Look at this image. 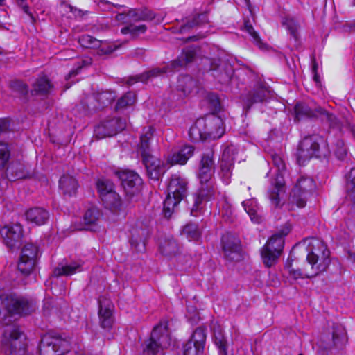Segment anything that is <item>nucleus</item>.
I'll use <instances>...</instances> for the list:
<instances>
[{
  "mask_svg": "<svg viewBox=\"0 0 355 355\" xmlns=\"http://www.w3.org/2000/svg\"><path fill=\"white\" fill-rule=\"evenodd\" d=\"M269 94L270 91L266 87H257L243 96L244 107L249 110L254 103L263 102L269 97Z\"/></svg>",
  "mask_w": 355,
  "mask_h": 355,
  "instance_id": "nucleus-26",
  "label": "nucleus"
},
{
  "mask_svg": "<svg viewBox=\"0 0 355 355\" xmlns=\"http://www.w3.org/2000/svg\"><path fill=\"white\" fill-rule=\"evenodd\" d=\"M97 49H98V54L108 55L114 52L116 46L111 43L101 40V46L97 47Z\"/></svg>",
  "mask_w": 355,
  "mask_h": 355,
  "instance_id": "nucleus-55",
  "label": "nucleus"
},
{
  "mask_svg": "<svg viewBox=\"0 0 355 355\" xmlns=\"http://www.w3.org/2000/svg\"><path fill=\"white\" fill-rule=\"evenodd\" d=\"M147 30V26L145 24L141 25H130L121 29V33L123 34H130L132 37H137L141 34H144Z\"/></svg>",
  "mask_w": 355,
  "mask_h": 355,
  "instance_id": "nucleus-47",
  "label": "nucleus"
},
{
  "mask_svg": "<svg viewBox=\"0 0 355 355\" xmlns=\"http://www.w3.org/2000/svg\"><path fill=\"white\" fill-rule=\"evenodd\" d=\"M237 150L233 146H227L223 150L220 160V168L222 178L227 184L232 175V170L234 166Z\"/></svg>",
  "mask_w": 355,
  "mask_h": 355,
  "instance_id": "nucleus-21",
  "label": "nucleus"
},
{
  "mask_svg": "<svg viewBox=\"0 0 355 355\" xmlns=\"http://www.w3.org/2000/svg\"><path fill=\"white\" fill-rule=\"evenodd\" d=\"M3 243L9 248H15L21 241L23 229L19 224L6 225L0 230Z\"/></svg>",
  "mask_w": 355,
  "mask_h": 355,
  "instance_id": "nucleus-19",
  "label": "nucleus"
},
{
  "mask_svg": "<svg viewBox=\"0 0 355 355\" xmlns=\"http://www.w3.org/2000/svg\"><path fill=\"white\" fill-rule=\"evenodd\" d=\"M140 242L142 243L143 245H144V241L142 239V237L137 238V237H135L134 235L132 236V237L131 239V245H139V243Z\"/></svg>",
  "mask_w": 355,
  "mask_h": 355,
  "instance_id": "nucleus-63",
  "label": "nucleus"
},
{
  "mask_svg": "<svg viewBox=\"0 0 355 355\" xmlns=\"http://www.w3.org/2000/svg\"><path fill=\"white\" fill-rule=\"evenodd\" d=\"M214 194V186H201L193 196V204L191 208V214L197 216L200 214L206 205Z\"/></svg>",
  "mask_w": 355,
  "mask_h": 355,
  "instance_id": "nucleus-15",
  "label": "nucleus"
},
{
  "mask_svg": "<svg viewBox=\"0 0 355 355\" xmlns=\"http://www.w3.org/2000/svg\"><path fill=\"white\" fill-rule=\"evenodd\" d=\"M182 234L191 241H196L200 237V231L196 224L190 223L185 225L182 230Z\"/></svg>",
  "mask_w": 355,
  "mask_h": 355,
  "instance_id": "nucleus-45",
  "label": "nucleus"
},
{
  "mask_svg": "<svg viewBox=\"0 0 355 355\" xmlns=\"http://www.w3.org/2000/svg\"><path fill=\"white\" fill-rule=\"evenodd\" d=\"M318 108L312 109L305 103H297L294 107L295 119L299 121L304 117L312 118L318 116L319 114L316 112Z\"/></svg>",
  "mask_w": 355,
  "mask_h": 355,
  "instance_id": "nucleus-34",
  "label": "nucleus"
},
{
  "mask_svg": "<svg viewBox=\"0 0 355 355\" xmlns=\"http://www.w3.org/2000/svg\"><path fill=\"white\" fill-rule=\"evenodd\" d=\"M255 202L252 200H247L242 202V205L250 216L251 220L255 223H259V218L257 214V206Z\"/></svg>",
  "mask_w": 355,
  "mask_h": 355,
  "instance_id": "nucleus-46",
  "label": "nucleus"
},
{
  "mask_svg": "<svg viewBox=\"0 0 355 355\" xmlns=\"http://www.w3.org/2000/svg\"><path fill=\"white\" fill-rule=\"evenodd\" d=\"M183 355H202L204 349L195 345L192 342H187L184 345Z\"/></svg>",
  "mask_w": 355,
  "mask_h": 355,
  "instance_id": "nucleus-52",
  "label": "nucleus"
},
{
  "mask_svg": "<svg viewBox=\"0 0 355 355\" xmlns=\"http://www.w3.org/2000/svg\"><path fill=\"white\" fill-rule=\"evenodd\" d=\"M315 189L314 180L307 176L300 177L292 191L291 201L300 208L304 207L306 198Z\"/></svg>",
  "mask_w": 355,
  "mask_h": 355,
  "instance_id": "nucleus-12",
  "label": "nucleus"
},
{
  "mask_svg": "<svg viewBox=\"0 0 355 355\" xmlns=\"http://www.w3.org/2000/svg\"><path fill=\"white\" fill-rule=\"evenodd\" d=\"M214 153L211 150L204 153L200 164L198 178L201 186H214L211 180L214 171Z\"/></svg>",
  "mask_w": 355,
  "mask_h": 355,
  "instance_id": "nucleus-16",
  "label": "nucleus"
},
{
  "mask_svg": "<svg viewBox=\"0 0 355 355\" xmlns=\"http://www.w3.org/2000/svg\"><path fill=\"white\" fill-rule=\"evenodd\" d=\"M323 255L324 257L320 259L318 254L311 250L306 257L307 266L302 269H295L291 263H286L289 275L294 279L304 277L311 278L326 270L330 261L327 257H325L324 253Z\"/></svg>",
  "mask_w": 355,
  "mask_h": 355,
  "instance_id": "nucleus-4",
  "label": "nucleus"
},
{
  "mask_svg": "<svg viewBox=\"0 0 355 355\" xmlns=\"http://www.w3.org/2000/svg\"><path fill=\"white\" fill-rule=\"evenodd\" d=\"M153 128L150 126L144 128L140 136V141L137 145V153L141 158L153 155Z\"/></svg>",
  "mask_w": 355,
  "mask_h": 355,
  "instance_id": "nucleus-24",
  "label": "nucleus"
},
{
  "mask_svg": "<svg viewBox=\"0 0 355 355\" xmlns=\"http://www.w3.org/2000/svg\"><path fill=\"white\" fill-rule=\"evenodd\" d=\"M115 95L112 92L105 91L97 94L96 101L102 105L105 106L110 104L114 99Z\"/></svg>",
  "mask_w": 355,
  "mask_h": 355,
  "instance_id": "nucleus-51",
  "label": "nucleus"
},
{
  "mask_svg": "<svg viewBox=\"0 0 355 355\" xmlns=\"http://www.w3.org/2000/svg\"><path fill=\"white\" fill-rule=\"evenodd\" d=\"M214 342L215 344L218 346L220 354L221 355H226L227 350V342L220 334H218V336L214 334Z\"/></svg>",
  "mask_w": 355,
  "mask_h": 355,
  "instance_id": "nucleus-56",
  "label": "nucleus"
},
{
  "mask_svg": "<svg viewBox=\"0 0 355 355\" xmlns=\"http://www.w3.org/2000/svg\"><path fill=\"white\" fill-rule=\"evenodd\" d=\"M38 253V248L32 243L26 244L21 252L18 269L24 275H29L34 269Z\"/></svg>",
  "mask_w": 355,
  "mask_h": 355,
  "instance_id": "nucleus-13",
  "label": "nucleus"
},
{
  "mask_svg": "<svg viewBox=\"0 0 355 355\" xmlns=\"http://www.w3.org/2000/svg\"><path fill=\"white\" fill-rule=\"evenodd\" d=\"M71 349L69 338L58 334L48 333L41 339L40 355H63Z\"/></svg>",
  "mask_w": 355,
  "mask_h": 355,
  "instance_id": "nucleus-5",
  "label": "nucleus"
},
{
  "mask_svg": "<svg viewBox=\"0 0 355 355\" xmlns=\"http://www.w3.org/2000/svg\"><path fill=\"white\" fill-rule=\"evenodd\" d=\"M33 89L31 91L32 95L48 94L52 87L49 80L45 77H40L33 85Z\"/></svg>",
  "mask_w": 355,
  "mask_h": 355,
  "instance_id": "nucleus-36",
  "label": "nucleus"
},
{
  "mask_svg": "<svg viewBox=\"0 0 355 355\" xmlns=\"http://www.w3.org/2000/svg\"><path fill=\"white\" fill-rule=\"evenodd\" d=\"M224 121L216 114H209L205 118L198 119L189 130V137L193 141L207 139H216L225 133Z\"/></svg>",
  "mask_w": 355,
  "mask_h": 355,
  "instance_id": "nucleus-1",
  "label": "nucleus"
},
{
  "mask_svg": "<svg viewBox=\"0 0 355 355\" xmlns=\"http://www.w3.org/2000/svg\"><path fill=\"white\" fill-rule=\"evenodd\" d=\"M321 142H323V139L318 135L305 137L300 143L297 149V157L299 164H304L312 157L327 156V150H320Z\"/></svg>",
  "mask_w": 355,
  "mask_h": 355,
  "instance_id": "nucleus-9",
  "label": "nucleus"
},
{
  "mask_svg": "<svg viewBox=\"0 0 355 355\" xmlns=\"http://www.w3.org/2000/svg\"><path fill=\"white\" fill-rule=\"evenodd\" d=\"M101 199L105 207L112 212L116 213L122 209L121 198L116 191L110 194H103Z\"/></svg>",
  "mask_w": 355,
  "mask_h": 355,
  "instance_id": "nucleus-30",
  "label": "nucleus"
},
{
  "mask_svg": "<svg viewBox=\"0 0 355 355\" xmlns=\"http://www.w3.org/2000/svg\"><path fill=\"white\" fill-rule=\"evenodd\" d=\"M244 30L252 37L253 42L257 45L261 46L262 44L261 38L259 37L258 33L254 31L250 21H245Z\"/></svg>",
  "mask_w": 355,
  "mask_h": 355,
  "instance_id": "nucleus-54",
  "label": "nucleus"
},
{
  "mask_svg": "<svg viewBox=\"0 0 355 355\" xmlns=\"http://www.w3.org/2000/svg\"><path fill=\"white\" fill-rule=\"evenodd\" d=\"M187 184L185 179L173 175L168 185V193L182 200L187 193Z\"/></svg>",
  "mask_w": 355,
  "mask_h": 355,
  "instance_id": "nucleus-25",
  "label": "nucleus"
},
{
  "mask_svg": "<svg viewBox=\"0 0 355 355\" xmlns=\"http://www.w3.org/2000/svg\"><path fill=\"white\" fill-rule=\"evenodd\" d=\"M135 94L132 92H128L118 100L115 109L116 110H123L128 106L132 105L135 103Z\"/></svg>",
  "mask_w": 355,
  "mask_h": 355,
  "instance_id": "nucleus-42",
  "label": "nucleus"
},
{
  "mask_svg": "<svg viewBox=\"0 0 355 355\" xmlns=\"http://www.w3.org/2000/svg\"><path fill=\"white\" fill-rule=\"evenodd\" d=\"M170 343L168 322H161L153 329L150 338L146 343L144 353L146 355H159L164 349L170 345Z\"/></svg>",
  "mask_w": 355,
  "mask_h": 355,
  "instance_id": "nucleus-6",
  "label": "nucleus"
},
{
  "mask_svg": "<svg viewBox=\"0 0 355 355\" xmlns=\"http://www.w3.org/2000/svg\"><path fill=\"white\" fill-rule=\"evenodd\" d=\"M10 124L8 121L6 119H0V134L5 132L9 128Z\"/></svg>",
  "mask_w": 355,
  "mask_h": 355,
  "instance_id": "nucleus-61",
  "label": "nucleus"
},
{
  "mask_svg": "<svg viewBox=\"0 0 355 355\" xmlns=\"http://www.w3.org/2000/svg\"><path fill=\"white\" fill-rule=\"evenodd\" d=\"M6 177L10 181L29 178L33 175L31 166L25 165L19 160L12 161L6 169Z\"/></svg>",
  "mask_w": 355,
  "mask_h": 355,
  "instance_id": "nucleus-22",
  "label": "nucleus"
},
{
  "mask_svg": "<svg viewBox=\"0 0 355 355\" xmlns=\"http://www.w3.org/2000/svg\"><path fill=\"white\" fill-rule=\"evenodd\" d=\"M27 220L35 223L37 225L45 224L49 218V212L41 207H34L28 209L26 212Z\"/></svg>",
  "mask_w": 355,
  "mask_h": 355,
  "instance_id": "nucleus-27",
  "label": "nucleus"
},
{
  "mask_svg": "<svg viewBox=\"0 0 355 355\" xmlns=\"http://www.w3.org/2000/svg\"><path fill=\"white\" fill-rule=\"evenodd\" d=\"M223 69V66L222 64L217 65L216 67H214V64H211V70L213 71H216V74H213V76L216 78H218V81L221 83H227L231 76L232 69L230 66H227V69H225L224 72L218 73V70H220Z\"/></svg>",
  "mask_w": 355,
  "mask_h": 355,
  "instance_id": "nucleus-44",
  "label": "nucleus"
},
{
  "mask_svg": "<svg viewBox=\"0 0 355 355\" xmlns=\"http://www.w3.org/2000/svg\"><path fill=\"white\" fill-rule=\"evenodd\" d=\"M196 86V81L189 76L182 77L179 80V87L184 94H189Z\"/></svg>",
  "mask_w": 355,
  "mask_h": 355,
  "instance_id": "nucleus-50",
  "label": "nucleus"
},
{
  "mask_svg": "<svg viewBox=\"0 0 355 355\" xmlns=\"http://www.w3.org/2000/svg\"><path fill=\"white\" fill-rule=\"evenodd\" d=\"M80 267V265L77 263H72L67 266H58L53 270V275L55 277L61 275H71L75 273Z\"/></svg>",
  "mask_w": 355,
  "mask_h": 355,
  "instance_id": "nucleus-43",
  "label": "nucleus"
},
{
  "mask_svg": "<svg viewBox=\"0 0 355 355\" xmlns=\"http://www.w3.org/2000/svg\"><path fill=\"white\" fill-rule=\"evenodd\" d=\"M10 150L7 144L0 142V167H4L10 158Z\"/></svg>",
  "mask_w": 355,
  "mask_h": 355,
  "instance_id": "nucleus-53",
  "label": "nucleus"
},
{
  "mask_svg": "<svg viewBox=\"0 0 355 355\" xmlns=\"http://www.w3.org/2000/svg\"><path fill=\"white\" fill-rule=\"evenodd\" d=\"M79 44L84 48L97 49L101 46L98 40L89 35H84L79 38Z\"/></svg>",
  "mask_w": 355,
  "mask_h": 355,
  "instance_id": "nucleus-49",
  "label": "nucleus"
},
{
  "mask_svg": "<svg viewBox=\"0 0 355 355\" xmlns=\"http://www.w3.org/2000/svg\"><path fill=\"white\" fill-rule=\"evenodd\" d=\"M287 234L288 231L272 235L263 247L261 257L267 267L272 266L279 257L284 245V236Z\"/></svg>",
  "mask_w": 355,
  "mask_h": 355,
  "instance_id": "nucleus-11",
  "label": "nucleus"
},
{
  "mask_svg": "<svg viewBox=\"0 0 355 355\" xmlns=\"http://www.w3.org/2000/svg\"><path fill=\"white\" fill-rule=\"evenodd\" d=\"M208 21L206 13H200L194 15L191 19L189 20L186 24L181 26L179 32L180 33H185L189 30L193 28L202 24L207 23Z\"/></svg>",
  "mask_w": 355,
  "mask_h": 355,
  "instance_id": "nucleus-37",
  "label": "nucleus"
},
{
  "mask_svg": "<svg viewBox=\"0 0 355 355\" xmlns=\"http://www.w3.org/2000/svg\"><path fill=\"white\" fill-rule=\"evenodd\" d=\"M197 52L198 48L196 46H188L184 49L180 55L175 60L171 61L170 64L162 67L154 68L141 74L137 78L135 82H146L150 78L179 71L181 68L186 67L187 64L194 60Z\"/></svg>",
  "mask_w": 355,
  "mask_h": 355,
  "instance_id": "nucleus-3",
  "label": "nucleus"
},
{
  "mask_svg": "<svg viewBox=\"0 0 355 355\" xmlns=\"http://www.w3.org/2000/svg\"><path fill=\"white\" fill-rule=\"evenodd\" d=\"M82 66H78L76 69H72L68 74L67 78H70L78 74L79 71L81 70Z\"/></svg>",
  "mask_w": 355,
  "mask_h": 355,
  "instance_id": "nucleus-64",
  "label": "nucleus"
},
{
  "mask_svg": "<svg viewBox=\"0 0 355 355\" xmlns=\"http://www.w3.org/2000/svg\"><path fill=\"white\" fill-rule=\"evenodd\" d=\"M272 161L277 169V174L276 179L272 182V187L268 191V198L271 205L277 208L280 207L281 199L285 193L282 172L285 170L286 166L284 160L278 155H273Z\"/></svg>",
  "mask_w": 355,
  "mask_h": 355,
  "instance_id": "nucleus-10",
  "label": "nucleus"
},
{
  "mask_svg": "<svg viewBox=\"0 0 355 355\" xmlns=\"http://www.w3.org/2000/svg\"><path fill=\"white\" fill-rule=\"evenodd\" d=\"M96 187L101 198H103V194H110L115 191L113 182L107 179L98 180Z\"/></svg>",
  "mask_w": 355,
  "mask_h": 355,
  "instance_id": "nucleus-41",
  "label": "nucleus"
},
{
  "mask_svg": "<svg viewBox=\"0 0 355 355\" xmlns=\"http://www.w3.org/2000/svg\"><path fill=\"white\" fill-rule=\"evenodd\" d=\"M316 112H318L319 116H321L322 120L328 124L329 128L336 130L339 132L341 131L343 123L340 119L334 114L329 113L321 107H318V108L316 110Z\"/></svg>",
  "mask_w": 355,
  "mask_h": 355,
  "instance_id": "nucleus-32",
  "label": "nucleus"
},
{
  "mask_svg": "<svg viewBox=\"0 0 355 355\" xmlns=\"http://www.w3.org/2000/svg\"><path fill=\"white\" fill-rule=\"evenodd\" d=\"M78 187V182L73 176L64 175L60 179L59 188L64 195H68L69 196L75 195Z\"/></svg>",
  "mask_w": 355,
  "mask_h": 355,
  "instance_id": "nucleus-29",
  "label": "nucleus"
},
{
  "mask_svg": "<svg viewBox=\"0 0 355 355\" xmlns=\"http://www.w3.org/2000/svg\"><path fill=\"white\" fill-rule=\"evenodd\" d=\"M12 90L22 100H27L28 86L21 80H13L10 83Z\"/></svg>",
  "mask_w": 355,
  "mask_h": 355,
  "instance_id": "nucleus-40",
  "label": "nucleus"
},
{
  "mask_svg": "<svg viewBox=\"0 0 355 355\" xmlns=\"http://www.w3.org/2000/svg\"><path fill=\"white\" fill-rule=\"evenodd\" d=\"M125 128V122L119 118H112L98 125L94 130L98 138L112 137Z\"/></svg>",
  "mask_w": 355,
  "mask_h": 355,
  "instance_id": "nucleus-18",
  "label": "nucleus"
},
{
  "mask_svg": "<svg viewBox=\"0 0 355 355\" xmlns=\"http://www.w3.org/2000/svg\"><path fill=\"white\" fill-rule=\"evenodd\" d=\"M16 4L20 7L23 11L31 17V19H33L32 14L29 11V6L26 3V0H15Z\"/></svg>",
  "mask_w": 355,
  "mask_h": 355,
  "instance_id": "nucleus-58",
  "label": "nucleus"
},
{
  "mask_svg": "<svg viewBox=\"0 0 355 355\" xmlns=\"http://www.w3.org/2000/svg\"><path fill=\"white\" fill-rule=\"evenodd\" d=\"M114 304L112 301L105 297H100L98 299V317L99 322L103 329L112 327L113 319Z\"/></svg>",
  "mask_w": 355,
  "mask_h": 355,
  "instance_id": "nucleus-20",
  "label": "nucleus"
},
{
  "mask_svg": "<svg viewBox=\"0 0 355 355\" xmlns=\"http://www.w3.org/2000/svg\"><path fill=\"white\" fill-rule=\"evenodd\" d=\"M160 252L168 258H172L180 252V246L173 238H166L159 244Z\"/></svg>",
  "mask_w": 355,
  "mask_h": 355,
  "instance_id": "nucleus-31",
  "label": "nucleus"
},
{
  "mask_svg": "<svg viewBox=\"0 0 355 355\" xmlns=\"http://www.w3.org/2000/svg\"><path fill=\"white\" fill-rule=\"evenodd\" d=\"M62 6L65 8H69L70 12H72L75 17L82 16V11L80 10L73 8L71 5L68 4H63Z\"/></svg>",
  "mask_w": 355,
  "mask_h": 355,
  "instance_id": "nucleus-62",
  "label": "nucleus"
},
{
  "mask_svg": "<svg viewBox=\"0 0 355 355\" xmlns=\"http://www.w3.org/2000/svg\"><path fill=\"white\" fill-rule=\"evenodd\" d=\"M347 342L345 329L340 324H334L330 331L321 336L317 345L323 352L341 349Z\"/></svg>",
  "mask_w": 355,
  "mask_h": 355,
  "instance_id": "nucleus-8",
  "label": "nucleus"
},
{
  "mask_svg": "<svg viewBox=\"0 0 355 355\" xmlns=\"http://www.w3.org/2000/svg\"><path fill=\"white\" fill-rule=\"evenodd\" d=\"M35 309L32 300L17 294L0 295V324H8L7 318L11 315H26Z\"/></svg>",
  "mask_w": 355,
  "mask_h": 355,
  "instance_id": "nucleus-2",
  "label": "nucleus"
},
{
  "mask_svg": "<svg viewBox=\"0 0 355 355\" xmlns=\"http://www.w3.org/2000/svg\"><path fill=\"white\" fill-rule=\"evenodd\" d=\"M194 148L190 145L182 146L178 152L174 153L169 158L168 161L171 164L184 165L188 159L193 155Z\"/></svg>",
  "mask_w": 355,
  "mask_h": 355,
  "instance_id": "nucleus-28",
  "label": "nucleus"
},
{
  "mask_svg": "<svg viewBox=\"0 0 355 355\" xmlns=\"http://www.w3.org/2000/svg\"><path fill=\"white\" fill-rule=\"evenodd\" d=\"M117 175L127 196L132 197L139 192L142 180L137 173L130 170H123L117 172Z\"/></svg>",
  "mask_w": 355,
  "mask_h": 355,
  "instance_id": "nucleus-14",
  "label": "nucleus"
},
{
  "mask_svg": "<svg viewBox=\"0 0 355 355\" xmlns=\"http://www.w3.org/2000/svg\"><path fill=\"white\" fill-rule=\"evenodd\" d=\"M102 217L101 211L96 207L89 208L85 213L83 219L85 225H88L91 230H94L92 227H96Z\"/></svg>",
  "mask_w": 355,
  "mask_h": 355,
  "instance_id": "nucleus-35",
  "label": "nucleus"
},
{
  "mask_svg": "<svg viewBox=\"0 0 355 355\" xmlns=\"http://www.w3.org/2000/svg\"><path fill=\"white\" fill-rule=\"evenodd\" d=\"M284 25L286 26L287 29L289 31L291 35L295 38L297 39V32L298 28V25L293 19H286Z\"/></svg>",
  "mask_w": 355,
  "mask_h": 355,
  "instance_id": "nucleus-57",
  "label": "nucleus"
},
{
  "mask_svg": "<svg viewBox=\"0 0 355 355\" xmlns=\"http://www.w3.org/2000/svg\"><path fill=\"white\" fill-rule=\"evenodd\" d=\"M209 100L212 104V106L216 109L220 108V101L217 96V95L215 94H211L209 96Z\"/></svg>",
  "mask_w": 355,
  "mask_h": 355,
  "instance_id": "nucleus-60",
  "label": "nucleus"
},
{
  "mask_svg": "<svg viewBox=\"0 0 355 355\" xmlns=\"http://www.w3.org/2000/svg\"><path fill=\"white\" fill-rule=\"evenodd\" d=\"M221 243L225 257L230 261H239L242 258L239 239L230 234H224Z\"/></svg>",
  "mask_w": 355,
  "mask_h": 355,
  "instance_id": "nucleus-17",
  "label": "nucleus"
},
{
  "mask_svg": "<svg viewBox=\"0 0 355 355\" xmlns=\"http://www.w3.org/2000/svg\"><path fill=\"white\" fill-rule=\"evenodd\" d=\"M116 19L118 21H120L122 23L130 22V19L128 18V12H126L125 11H123V12L119 13L117 15H116Z\"/></svg>",
  "mask_w": 355,
  "mask_h": 355,
  "instance_id": "nucleus-59",
  "label": "nucleus"
},
{
  "mask_svg": "<svg viewBox=\"0 0 355 355\" xmlns=\"http://www.w3.org/2000/svg\"><path fill=\"white\" fill-rule=\"evenodd\" d=\"M206 340L205 331L202 328H197L193 333L191 339L188 342H192L198 347L204 349Z\"/></svg>",
  "mask_w": 355,
  "mask_h": 355,
  "instance_id": "nucleus-48",
  "label": "nucleus"
},
{
  "mask_svg": "<svg viewBox=\"0 0 355 355\" xmlns=\"http://www.w3.org/2000/svg\"><path fill=\"white\" fill-rule=\"evenodd\" d=\"M148 177L153 180H158L165 173L162 162L153 155L141 158Z\"/></svg>",
  "mask_w": 355,
  "mask_h": 355,
  "instance_id": "nucleus-23",
  "label": "nucleus"
},
{
  "mask_svg": "<svg viewBox=\"0 0 355 355\" xmlns=\"http://www.w3.org/2000/svg\"><path fill=\"white\" fill-rule=\"evenodd\" d=\"M130 21H151L155 18L154 13L147 9H130L128 11Z\"/></svg>",
  "mask_w": 355,
  "mask_h": 355,
  "instance_id": "nucleus-33",
  "label": "nucleus"
},
{
  "mask_svg": "<svg viewBox=\"0 0 355 355\" xmlns=\"http://www.w3.org/2000/svg\"><path fill=\"white\" fill-rule=\"evenodd\" d=\"M180 201L181 200H178L177 198L168 193L163 205V212L166 218H169L171 216L175 208Z\"/></svg>",
  "mask_w": 355,
  "mask_h": 355,
  "instance_id": "nucleus-39",
  "label": "nucleus"
},
{
  "mask_svg": "<svg viewBox=\"0 0 355 355\" xmlns=\"http://www.w3.org/2000/svg\"><path fill=\"white\" fill-rule=\"evenodd\" d=\"M26 338L19 327H8L3 333L2 344L10 355H25Z\"/></svg>",
  "mask_w": 355,
  "mask_h": 355,
  "instance_id": "nucleus-7",
  "label": "nucleus"
},
{
  "mask_svg": "<svg viewBox=\"0 0 355 355\" xmlns=\"http://www.w3.org/2000/svg\"><path fill=\"white\" fill-rule=\"evenodd\" d=\"M346 191L348 198L355 203V167L346 175Z\"/></svg>",
  "mask_w": 355,
  "mask_h": 355,
  "instance_id": "nucleus-38",
  "label": "nucleus"
}]
</instances>
